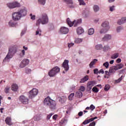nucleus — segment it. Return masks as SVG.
I'll return each instance as SVG.
<instances>
[{"label":"nucleus","instance_id":"f257e3e1","mask_svg":"<svg viewBox=\"0 0 126 126\" xmlns=\"http://www.w3.org/2000/svg\"><path fill=\"white\" fill-rule=\"evenodd\" d=\"M43 104L44 106L49 108L51 111H55L57 109V101L52 99L49 96L44 99Z\"/></svg>","mask_w":126,"mask_h":126},{"label":"nucleus","instance_id":"f03ea898","mask_svg":"<svg viewBox=\"0 0 126 126\" xmlns=\"http://www.w3.org/2000/svg\"><path fill=\"white\" fill-rule=\"evenodd\" d=\"M17 51V47L16 45L10 46L8 48V52L3 62H8L10 59H12V57H13V55Z\"/></svg>","mask_w":126,"mask_h":126},{"label":"nucleus","instance_id":"7ed1b4c3","mask_svg":"<svg viewBox=\"0 0 126 126\" xmlns=\"http://www.w3.org/2000/svg\"><path fill=\"white\" fill-rule=\"evenodd\" d=\"M49 22V18H48V15L46 14H43L42 15L41 18H39L37 20L36 23V26H39L40 24H47Z\"/></svg>","mask_w":126,"mask_h":126},{"label":"nucleus","instance_id":"20e7f679","mask_svg":"<svg viewBox=\"0 0 126 126\" xmlns=\"http://www.w3.org/2000/svg\"><path fill=\"white\" fill-rule=\"evenodd\" d=\"M66 22H67V24H68L69 27H71L73 26V25L74 27H76L77 25L81 23L82 20H81V19H80L79 20H77V21L74 20L73 22H72V21H70V19H69V18H67L66 20Z\"/></svg>","mask_w":126,"mask_h":126},{"label":"nucleus","instance_id":"39448f33","mask_svg":"<svg viewBox=\"0 0 126 126\" xmlns=\"http://www.w3.org/2000/svg\"><path fill=\"white\" fill-rule=\"evenodd\" d=\"M60 70V67H59L58 66H56L49 71L48 74L49 76L53 77L55 76V75H56L57 73H59Z\"/></svg>","mask_w":126,"mask_h":126},{"label":"nucleus","instance_id":"423d86ee","mask_svg":"<svg viewBox=\"0 0 126 126\" xmlns=\"http://www.w3.org/2000/svg\"><path fill=\"white\" fill-rule=\"evenodd\" d=\"M38 91L36 89H32L29 92V98L30 99H33L34 97L37 96Z\"/></svg>","mask_w":126,"mask_h":126},{"label":"nucleus","instance_id":"0eeeda50","mask_svg":"<svg viewBox=\"0 0 126 126\" xmlns=\"http://www.w3.org/2000/svg\"><path fill=\"white\" fill-rule=\"evenodd\" d=\"M19 99L20 102H21L22 103L24 104V105H27V104L29 103V99H28V97L25 96V95H20Z\"/></svg>","mask_w":126,"mask_h":126},{"label":"nucleus","instance_id":"6e6552de","mask_svg":"<svg viewBox=\"0 0 126 126\" xmlns=\"http://www.w3.org/2000/svg\"><path fill=\"white\" fill-rule=\"evenodd\" d=\"M7 6L9 8H15V7H20V3L18 2H13L7 4Z\"/></svg>","mask_w":126,"mask_h":126},{"label":"nucleus","instance_id":"1a4fd4ad","mask_svg":"<svg viewBox=\"0 0 126 126\" xmlns=\"http://www.w3.org/2000/svg\"><path fill=\"white\" fill-rule=\"evenodd\" d=\"M21 18V16L18 12H15L12 13V19L14 21H17L20 20Z\"/></svg>","mask_w":126,"mask_h":126},{"label":"nucleus","instance_id":"9d476101","mask_svg":"<svg viewBox=\"0 0 126 126\" xmlns=\"http://www.w3.org/2000/svg\"><path fill=\"white\" fill-rule=\"evenodd\" d=\"M29 63H30L29 60L25 59L21 62L19 66L21 68H23V67H25L26 65H28V64H29Z\"/></svg>","mask_w":126,"mask_h":126},{"label":"nucleus","instance_id":"9b49d317","mask_svg":"<svg viewBox=\"0 0 126 126\" xmlns=\"http://www.w3.org/2000/svg\"><path fill=\"white\" fill-rule=\"evenodd\" d=\"M68 63H69V61H68V60H65L62 64V66L63 67L65 71H67V70L69 69V66H68Z\"/></svg>","mask_w":126,"mask_h":126},{"label":"nucleus","instance_id":"f8f14e48","mask_svg":"<svg viewBox=\"0 0 126 126\" xmlns=\"http://www.w3.org/2000/svg\"><path fill=\"white\" fill-rule=\"evenodd\" d=\"M21 17H23V16H26L27 15V10L26 8H24L23 9H21L19 11H18Z\"/></svg>","mask_w":126,"mask_h":126},{"label":"nucleus","instance_id":"ddd939ff","mask_svg":"<svg viewBox=\"0 0 126 126\" xmlns=\"http://www.w3.org/2000/svg\"><path fill=\"white\" fill-rule=\"evenodd\" d=\"M60 31L62 34H67V33H68L69 30L67 28L62 27L60 28Z\"/></svg>","mask_w":126,"mask_h":126},{"label":"nucleus","instance_id":"4468645a","mask_svg":"<svg viewBox=\"0 0 126 126\" xmlns=\"http://www.w3.org/2000/svg\"><path fill=\"white\" fill-rule=\"evenodd\" d=\"M59 101L62 104H63V103H65L66 102V100H67V98L65 96H62L58 97Z\"/></svg>","mask_w":126,"mask_h":126},{"label":"nucleus","instance_id":"2eb2a0df","mask_svg":"<svg viewBox=\"0 0 126 126\" xmlns=\"http://www.w3.org/2000/svg\"><path fill=\"white\" fill-rule=\"evenodd\" d=\"M96 119H98L97 117H94L93 118H91L90 119H86L83 122V125H87L88 124H89V123H91V122H93L94 120H96Z\"/></svg>","mask_w":126,"mask_h":126},{"label":"nucleus","instance_id":"dca6fc26","mask_svg":"<svg viewBox=\"0 0 126 126\" xmlns=\"http://www.w3.org/2000/svg\"><path fill=\"white\" fill-rule=\"evenodd\" d=\"M5 123L7 126H12L13 124L11 122V118L7 117L5 118Z\"/></svg>","mask_w":126,"mask_h":126},{"label":"nucleus","instance_id":"f3484780","mask_svg":"<svg viewBox=\"0 0 126 126\" xmlns=\"http://www.w3.org/2000/svg\"><path fill=\"white\" fill-rule=\"evenodd\" d=\"M112 36L110 34H105L104 36L102 38V40L103 41H108V40H111Z\"/></svg>","mask_w":126,"mask_h":126},{"label":"nucleus","instance_id":"a211bd4d","mask_svg":"<svg viewBox=\"0 0 126 126\" xmlns=\"http://www.w3.org/2000/svg\"><path fill=\"white\" fill-rule=\"evenodd\" d=\"M126 17H123L121 20H119L117 22V23L119 25H122V24H124V23H126Z\"/></svg>","mask_w":126,"mask_h":126},{"label":"nucleus","instance_id":"6ab92c4d","mask_svg":"<svg viewBox=\"0 0 126 126\" xmlns=\"http://www.w3.org/2000/svg\"><path fill=\"white\" fill-rule=\"evenodd\" d=\"M89 79V77L88 75H86L82 79H81L80 81V83H84V82H86V81H87Z\"/></svg>","mask_w":126,"mask_h":126},{"label":"nucleus","instance_id":"aec40b11","mask_svg":"<svg viewBox=\"0 0 126 126\" xmlns=\"http://www.w3.org/2000/svg\"><path fill=\"white\" fill-rule=\"evenodd\" d=\"M18 90V86L16 84H13L11 86L12 91L16 92Z\"/></svg>","mask_w":126,"mask_h":126},{"label":"nucleus","instance_id":"412c9836","mask_svg":"<svg viewBox=\"0 0 126 126\" xmlns=\"http://www.w3.org/2000/svg\"><path fill=\"white\" fill-rule=\"evenodd\" d=\"M64 1L67 4H71V5L69 6L70 7H74V5H73V1H72V0H64Z\"/></svg>","mask_w":126,"mask_h":126},{"label":"nucleus","instance_id":"4be33fe9","mask_svg":"<svg viewBox=\"0 0 126 126\" xmlns=\"http://www.w3.org/2000/svg\"><path fill=\"white\" fill-rule=\"evenodd\" d=\"M102 26L104 28H106V29H110V26H109V22L105 21L102 24Z\"/></svg>","mask_w":126,"mask_h":126},{"label":"nucleus","instance_id":"5701e85b","mask_svg":"<svg viewBox=\"0 0 126 126\" xmlns=\"http://www.w3.org/2000/svg\"><path fill=\"white\" fill-rule=\"evenodd\" d=\"M67 123V121L65 119H63L59 123L60 126H65Z\"/></svg>","mask_w":126,"mask_h":126},{"label":"nucleus","instance_id":"b1692460","mask_svg":"<svg viewBox=\"0 0 126 126\" xmlns=\"http://www.w3.org/2000/svg\"><path fill=\"white\" fill-rule=\"evenodd\" d=\"M83 32H84V30L81 27L78 28L77 29V33L78 35H81V34H82Z\"/></svg>","mask_w":126,"mask_h":126},{"label":"nucleus","instance_id":"393cba45","mask_svg":"<svg viewBox=\"0 0 126 126\" xmlns=\"http://www.w3.org/2000/svg\"><path fill=\"white\" fill-rule=\"evenodd\" d=\"M117 70V69L116 68L115 66L111 67L109 69V72L110 73H115L116 71Z\"/></svg>","mask_w":126,"mask_h":126},{"label":"nucleus","instance_id":"a878e982","mask_svg":"<svg viewBox=\"0 0 126 126\" xmlns=\"http://www.w3.org/2000/svg\"><path fill=\"white\" fill-rule=\"evenodd\" d=\"M97 62H98V60L97 59H94L92 62H91V63H90V67H93V66L94 65V64H95Z\"/></svg>","mask_w":126,"mask_h":126},{"label":"nucleus","instance_id":"bb28decb","mask_svg":"<svg viewBox=\"0 0 126 126\" xmlns=\"http://www.w3.org/2000/svg\"><path fill=\"white\" fill-rule=\"evenodd\" d=\"M115 66L117 70H118L119 69H121V68H123V67H124V64L123 63H120Z\"/></svg>","mask_w":126,"mask_h":126},{"label":"nucleus","instance_id":"cd10ccee","mask_svg":"<svg viewBox=\"0 0 126 126\" xmlns=\"http://www.w3.org/2000/svg\"><path fill=\"white\" fill-rule=\"evenodd\" d=\"M109 29H106V28H104L103 29H101L100 31H99V33L100 34H105V33H107V32H108V31H109Z\"/></svg>","mask_w":126,"mask_h":126},{"label":"nucleus","instance_id":"c85d7f7f","mask_svg":"<svg viewBox=\"0 0 126 126\" xmlns=\"http://www.w3.org/2000/svg\"><path fill=\"white\" fill-rule=\"evenodd\" d=\"M95 84H96V81H92L89 82L87 85H89V86H92V87L94 86V85H95Z\"/></svg>","mask_w":126,"mask_h":126},{"label":"nucleus","instance_id":"c756f323","mask_svg":"<svg viewBox=\"0 0 126 126\" xmlns=\"http://www.w3.org/2000/svg\"><path fill=\"white\" fill-rule=\"evenodd\" d=\"M119 56H120V54L119 53H115L111 56V59H112V60L118 59V58H119Z\"/></svg>","mask_w":126,"mask_h":126},{"label":"nucleus","instance_id":"7c9ffc66","mask_svg":"<svg viewBox=\"0 0 126 126\" xmlns=\"http://www.w3.org/2000/svg\"><path fill=\"white\" fill-rule=\"evenodd\" d=\"M93 9L94 12H97L99 11V6H98L97 5H94L93 6Z\"/></svg>","mask_w":126,"mask_h":126},{"label":"nucleus","instance_id":"2f4dec72","mask_svg":"<svg viewBox=\"0 0 126 126\" xmlns=\"http://www.w3.org/2000/svg\"><path fill=\"white\" fill-rule=\"evenodd\" d=\"M111 73H110V72L108 71H105V75L104 76L105 78H109Z\"/></svg>","mask_w":126,"mask_h":126},{"label":"nucleus","instance_id":"473e14b6","mask_svg":"<svg viewBox=\"0 0 126 126\" xmlns=\"http://www.w3.org/2000/svg\"><path fill=\"white\" fill-rule=\"evenodd\" d=\"M95 50H102L103 49V45L101 44H98L95 46Z\"/></svg>","mask_w":126,"mask_h":126},{"label":"nucleus","instance_id":"72a5a7b5","mask_svg":"<svg viewBox=\"0 0 126 126\" xmlns=\"http://www.w3.org/2000/svg\"><path fill=\"white\" fill-rule=\"evenodd\" d=\"M94 31L93 28H91L89 30L88 34L89 35H93L94 34Z\"/></svg>","mask_w":126,"mask_h":126},{"label":"nucleus","instance_id":"f704fd0d","mask_svg":"<svg viewBox=\"0 0 126 126\" xmlns=\"http://www.w3.org/2000/svg\"><path fill=\"white\" fill-rule=\"evenodd\" d=\"M38 3L42 5H45V3H46V0H37Z\"/></svg>","mask_w":126,"mask_h":126},{"label":"nucleus","instance_id":"c9c22d12","mask_svg":"<svg viewBox=\"0 0 126 126\" xmlns=\"http://www.w3.org/2000/svg\"><path fill=\"white\" fill-rule=\"evenodd\" d=\"M83 39L81 38H76L75 40V43H76V44H79V43H81Z\"/></svg>","mask_w":126,"mask_h":126},{"label":"nucleus","instance_id":"e433bc0d","mask_svg":"<svg viewBox=\"0 0 126 126\" xmlns=\"http://www.w3.org/2000/svg\"><path fill=\"white\" fill-rule=\"evenodd\" d=\"M76 94L77 95L79 98H81L82 97L83 94L81 91H78L76 92Z\"/></svg>","mask_w":126,"mask_h":126},{"label":"nucleus","instance_id":"4c0bfd02","mask_svg":"<svg viewBox=\"0 0 126 126\" xmlns=\"http://www.w3.org/2000/svg\"><path fill=\"white\" fill-rule=\"evenodd\" d=\"M10 89V87H6V88H5V89L4 90V92H5V93L7 94L8 93H9Z\"/></svg>","mask_w":126,"mask_h":126},{"label":"nucleus","instance_id":"58836bf2","mask_svg":"<svg viewBox=\"0 0 126 126\" xmlns=\"http://www.w3.org/2000/svg\"><path fill=\"white\" fill-rule=\"evenodd\" d=\"M41 33H42V31L40 29H38L35 32V35H39V36H41L42 35Z\"/></svg>","mask_w":126,"mask_h":126},{"label":"nucleus","instance_id":"ea45409f","mask_svg":"<svg viewBox=\"0 0 126 126\" xmlns=\"http://www.w3.org/2000/svg\"><path fill=\"white\" fill-rule=\"evenodd\" d=\"M25 71H26V73H27V74H30V73H31V72L32 71V70L31 69L26 68L25 69Z\"/></svg>","mask_w":126,"mask_h":126},{"label":"nucleus","instance_id":"a19ab883","mask_svg":"<svg viewBox=\"0 0 126 126\" xmlns=\"http://www.w3.org/2000/svg\"><path fill=\"white\" fill-rule=\"evenodd\" d=\"M123 80V76H122L120 78H119L118 80H116L115 81V83H120L121 81Z\"/></svg>","mask_w":126,"mask_h":126},{"label":"nucleus","instance_id":"79ce46f5","mask_svg":"<svg viewBox=\"0 0 126 126\" xmlns=\"http://www.w3.org/2000/svg\"><path fill=\"white\" fill-rule=\"evenodd\" d=\"M93 92H95V93H97V92H99V89L97 87H94L93 88Z\"/></svg>","mask_w":126,"mask_h":126},{"label":"nucleus","instance_id":"37998d69","mask_svg":"<svg viewBox=\"0 0 126 126\" xmlns=\"http://www.w3.org/2000/svg\"><path fill=\"white\" fill-rule=\"evenodd\" d=\"M79 2L80 5H85V2H84V1L83 0H78Z\"/></svg>","mask_w":126,"mask_h":126},{"label":"nucleus","instance_id":"c03bdc74","mask_svg":"<svg viewBox=\"0 0 126 126\" xmlns=\"http://www.w3.org/2000/svg\"><path fill=\"white\" fill-rule=\"evenodd\" d=\"M74 96V93L71 94L69 96L68 99L69 100H72V98H73V96Z\"/></svg>","mask_w":126,"mask_h":126},{"label":"nucleus","instance_id":"a18cd8bd","mask_svg":"<svg viewBox=\"0 0 126 126\" xmlns=\"http://www.w3.org/2000/svg\"><path fill=\"white\" fill-rule=\"evenodd\" d=\"M110 85H105V86L104 87V90L105 91H108V90H109V89H110Z\"/></svg>","mask_w":126,"mask_h":126},{"label":"nucleus","instance_id":"49530a36","mask_svg":"<svg viewBox=\"0 0 126 126\" xmlns=\"http://www.w3.org/2000/svg\"><path fill=\"white\" fill-rule=\"evenodd\" d=\"M80 91H82L83 92L85 91V87L84 86H80V89H79Z\"/></svg>","mask_w":126,"mask_h":126},{"label":"nucleus","instance_id":"de8ad7c7","mask_svg":"<svg viewBox=\"0 0 126 126\" xmlns=\"http://www.w3.org/2000/svg\"><path fill=\"white\" fill-rule=\"evenodd\" d=\"M103 66L106 67V68H108L109 67V63L108 62H106L103 63Z\"/></svg>","mask_w":126,"mask_h":126},{"label":"nucleus","instance_id":"09e8293b","mask_svg":"<svg viewBox=\"0 0 126 126\" xmlns=\"http://www.w3.org/2000/svg\"><path fill=\"white\" fill-rule=\"evenodd\" d=\"M52 116H53V114H52V113H50V114L47 115V116L46 117L47 121H49V120H50V119H51Z\"/></svg>","mask_w":126,"mask_h":126},{"label":"nucleus","instance_id":"8fccbe9b","mask_svg":"<svg viewBox=\"0 0 126 126\" xmlns=\"http://www.w3.org/2000/svg\"><path fill=\"white\" fill-rule=\"evenodd\" d=\"M92 89V87L91 86H89L87 85V90L88 91H90Z\"/></svg>","mask_w":126,"mask_h":126},{"label":"nucleus","instance_id":"3c124183","mask_svg":"<svg viewBox=\"0 0 126 126\" xmlns=\"http://www.w3.org/2000/svg\"><path fill=\"white\" fill-rule=\"evenodd\" d=\"M9 26H11V27H14V26H15V24L13 22H9Z\"/></svg>","mask_w":126,"mask_h":126},{"label":"nucleus","instance_id":"603ef678","mask_svg":"<svg viewBox=\"0 0 126 126\" xmlns=\"http://www.w3.org/2000/svg\"><path fill=\"white\" fill-rule=\"evenodd\" d=\"M109 10L110 11H114V10H115V6L113 5L112 6H110L109 7Z\"/></svg>","mask_w":126,"mask_h":126},{"label":"nucleus","instance_id":"864d4df0","mask_svg":"<svg viewBox=\"0 0 126 126\" xmlns=\"http://www.w3.org/2000/svg\"><path fill=\"white\" fill-rule=\"evenodd\" d=\"M90 110L91 111H94V109H95V106H94L93 104L91 105V106H90Z\"/></svg>","mask_w":126,"mask_h":126},{"label":"nucleus","instance_id":"5fc2aeb1","mask_svg":"<svg viewBox=\"0 0 126 126\" xmlns=\"http://www.w3.org/2000/svg\"><path fill=\"white\" fill-rule=\"evenodd\" d=\"M121 30H123V27H122L121 26L118 27L117 29V32H120V31H121Z\"/></svg>","mask_w":126,"mask_h":126},{"label":"nucleus","instance_id":"6e6d98bb","mask_svg":"<svg viewBox=\"0 0 126 126\" xmlns=\"http://www.w3.org/2000/svg\"><path fill=\"white\" fill-rule=\"evenodd\" d=\"M110 49V47L108 46H105L103 47V50L104 51H108Z\"/></svg>","mask_w":126,"mask_h":126},{"label":"nucleus","instance_id":"4d7b16f0","mask_svg":"<svg viewBox=\"0 0 126 126\" xmlns=\"http://www.w3.org/2000/svg\"><path fill=\"white\" fill-rule=\"evenodd\" d=\"M30 16H31V19H32V20H35V15L32 16V14H31Z\"/></svg>","mask_w":126,"mask_h":126},{"label":"nucleus","instance_id":"13d9d810","mask_svg":"<svg viewBox=\"0 0 126 126\" xmlns=\"http://www.w3.org/2000/svg\"><path fill=\"white\" fill-rule=\"evenodd\" d=\"M94 74H98L99 71H98V69L96 68L94 70Z\"/></svg>","mask_w":126,"mask_h":126},{"label":"nucleus","instance_id":"bf43d9fd","mask_svg":"<svg viewBox=\"0 0 126 126\" xmlns=\"http://www.w3.org/2000/svg\"><path fill=\"white\" fill-rule=\"evenodd\" d=\"M58 118V115L56 114L53 116V119L54 120V121H56L57 119Z\"/></svg>","mask_w":126,"mask_h":126},{"label":"nucleus","instance_id":"052dcab7","mask_svg":"<svg viewBox=\"0 0 126 126\" xmlns=\"http://www.w3.org/2000/svg\"><path fill=\"white\" fill-rule=\"evenodd\" d=\"M73 45H74V43H68V47L71 48V47H72V46H73Z\"/></svg>","mask_w":126,"mask_h":126},{"label":"nucleus","instance_id":"680f3d73","mask_svg":"<svg viewBox=\"0 0 126 126\" xmlns=\"http://www.w3.org/2000/svg\"><path fill=\"white\" fill-rule=\"evenodd\" d=\"M95 125L96 123H95V122H93L89 125V126H95Z\"/></svg>","mask_w":126,"mask_h":126},{"label":"nucleus","instance_id":"e2e57ef3","mask_svg":"<svg viewBox=\"0 0 126 126\" xmlns=\"http://www.w3.org/2000/svg\"><path fill=\"white\" fill-rule=\"evenodd\" d=\"M104 70L103 69H101L99 71H98V73H102V74H104Z\"/></svg>","mask_w":126,"mask_h":126},{"label":"nucleus","instance_id":"0e129e2a","mask_svg":"<svg viewBox=\"0 0 126 126\" xmlns=\"http://www.w3.org/2000/svg\"><path fill=\"white\" fill-rule=\"evenodd\" d=\"M121 62H122V60H121V59L119 58L116 60V63H121Z\"/></svg>","mask_w":126,"mask_h":126},{"label":"nucleus","instance_id":"69168bd1","mask_svg":"<svg viewBox=\"0 0 126 126\" xmlns=\"http://www.w3.org/2000/svg\"><path fill=\"white\" fill-rule=\"evenodd\" d=\"M82 115H83V112L82 111L79 112L78 113L79 117H81Z\"/></svg>","mask_w":126,"mask_h":126},{"label":"nucleus","instance_id":"338daca9","mask_svg":"<svg viewBox=\"0 0 126 126\" xmlns=\"http://www.w3.org/2000/svg\"><path fill=\"white\" fill-rule=\"evenodd\" d=\"M40 120H41V119L39 117H37L36 119L34 120V121H36L37 122H38L39 121H40Z\"/></svg>","mask_w":126,"mask_h":126},{"label":"nucleus","instance_id":"774afa93","mask_svg":"<svg viewBox=\"0 0 126 126\" xmlns=\"http://www.w3.org/2000/svg\"><path fill=\"white\" fill-rule=\"evenodd\" d=\"M22 53L23 56H25V51L24 50H22Z\"/></svg>","mask_w":126,"mask_h":126}]
</instances>
